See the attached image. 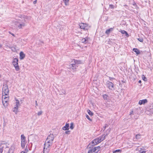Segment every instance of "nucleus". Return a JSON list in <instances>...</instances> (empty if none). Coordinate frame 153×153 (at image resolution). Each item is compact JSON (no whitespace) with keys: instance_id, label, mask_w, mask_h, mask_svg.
Segmentation results:
<instances>
[{"instance_id":"obj_1","label":"nucleus","mask_w":153,"mask_h":153,"mask_svg":"<svg viewBox=\"0 0 153 153\" xmlns=\"http://www.w3.org/2000/svg\"><path fill=\"white\" fill-rule=\"evenodd\" d=\"M105 135H103L100 137H97L92 141L90 144L92 146H94L100 143L102 141L105 140Z\"/></svg>"},{"instance_id":"obj_2","label":"nucleus","mask_w":153,"mask_h":153,"mask_svg":"<svg viewBox=\"0 0 153 153\" xmlns=\"http://www.w3.org/2000/svg\"><path fill=\"white\" fill-rule=\"evenodd\" d=\"M2 93L3 94H8L9 93V90L8 89V86L7 85L5 84L3 85L2 88Z\"/></svg>"},{"instance_id":"obj_3","label":"nucleus","mask_w":153,"mask_h":153,"mask_svg":"<svg viewBox=\"0 0 153 153\" xmlns=\"http://www.w3.org/2000/svg\"><path fill=\"white\" fill-rule=\"evenodd\" d=\"M106 83L109 89L111 90L114 89V85L112 82L109 81H107Z\"/></svg>"},{"instance_id":"obj_4","label":"nucleus","mask_w":153,"mask_h":153,"mask_svg":"<svg viewBox=\"0 0 153 153\" xmlns=\"http://www.w3.org/2000/svg\"><path fill=\"white\" fill-rule=\"evenodd\" d=\"M9 99V97L2 100V102L3 105L5 107H7L8 106V104Z\"/></svg>"},{"instance_id":"obj_5","label":"nucleus","mask_w":153,"mask_h":153,"mask_svg":"<svg viewBox=\"0 0 153 153\" xmlns=\"http://www.w3.org/2000/svg\"><path fill=\"white\" fill-rule=\"evenodd\" d=\"M78 66L74 63L69 65V68L70 69L74 71H75Z\"/></svg>"},{"instance_id":"obj_6","label":"nucleus","mask_w":153,"mask_h":153,"mask_svg":"<svg viewBox=\"0 0 153 153\" xmlns=\"http://www.w3.org/2000/svg\"><path fill=\"white\" fill-rule=\"evenodd\" d=\"M53 143V142L51 141L48 140V139H46L44 145H46L47 146H49L50 147L51 146Z\"/></svg>"},{"instance_id":"obj_7","label":"nucleus","mask_w":153,"mask_h":153,"mask_svg":"<svg viewBox=\"0 0 153 153\" xmlns=\"http://www.w3.org/2000/svg\"><path fill=\"white\" fill-rule=\"evenodd\" d=\"M50 147L49 146H47L44 145V153H48L50 150Z\"/></svg>"},{"instance_id":"obj_8","label":"nucleus","mask_w":153,"mask_h":153,"mask_svg":"<svg viewBox=\"0 0 153 153\" xmlns=\"http://www.w3.org/2000/svg\"><path fill=\"white\" fill-rule=\"evenodd\" d=\"M79 25L81 29H83L84 30L87 29L86 27H87V25L86 24L82 23Z\"/></svg>"},{"instance_id":"obj_9","label":"nucleus","mask_w":153,"mask_h":153,"mask_svg":"<svg viewBox=\"0 0 153 153\" xmlns=\"http://www.w3.org/2000/svg\"><path fill=\"white\" fill-rule=\"evenodd\" d=\"M54 138V136L53 134H50L49 135L47 139H48V140H50L51 141H52V142L53 141V139Z\"/></svg>"},{"instance_id":"obj_10","label":"nucleus","mask_w":153,"mask_h":153,"mask_svg":"<svg viewBox=\"0 0 153 153\" xmlns=\"http://www.w3.org/2000/svg\"><path fill=\"white\" fill-rule=\"evenodd\" d=\"M18 59L17 58H14L13 59V66L18 65Z\"/></svg>"},{"instance_id":"obj_11","label":"nucleus","mask_w":153,"mask_h":153,"mask_svg":"<svg viewBox=\"0 0 153 153\" xmlns=\"http://www.w3.org/2000/svg\"><path fill=\"white\" fill-rule=\"evenodd\" d=\"M147 102V99H144L142 100H140L139 102V104L140 105H141L143 104H144Z\"/></svg>"},{"instance_id":"obj_12","label":"nucleus","mask_w":153,"mask_h":153,"mask_svg":"<svg viewBox=\"0 0 153 153\" xmlns=\"http://www.w3.org/2000/svg\"><path fill=\"white\" fill-rule=\"evenodd\" d=\"M81 41L82 43L85 44L88 42V40L87 38H82L81 39Z\"/></svg>"},{"instance_id":"obj_13","label":"nucleus","mask_w":153,"mask_h":153,"mask_svg":"<svg viewBox=\"0 0 153 153\" xmlns=\"http://www.w3.org/2000/svg\"><path fill=\"white\" fill-rule=\"evenodd\" d=\"M69 124L68 123H66L65 126L63 127L62 129L64 130H67L69 129Z\"/></svg>"},{"instance_id":"obj_14","label":"nucleus","mask_w":153,"mask_h":153,"mask_svg":"<svg viewBox=\"0 0 153 153\" xmlns=\"http://www.w3.org/2000/svg\"><path fill=\"white\" fill-rule=\"evenodd\" d=\"M113 29H114V27L111 28H109V29H108L106 30L105 31V33L107 34H109L111 32L113 31Z\"/></svg>"},{"instance_id":"obj_15","label":"nucleus","mask_w":153,"mask_h":153,"mask_svg":"<svg viewBox=\"0 0 153 153\" xmlns=\"http://www.w3.org/2000/svg\"><path fill=\"white\" fill-rule=\"evenodd\" d=\"M20 58L21 59H23L25 57V54L22 52H21L20 53Z\"/></svg>"},{"instance_id":"obj_16","label":"nucleus","mask_w":153,"mask_h":153,"mask_svg":"<svg viewBox=\"0 0 153 153\" xmlns=\"http://www.w3.org/2000/svg\"><path fill=\"white\" fill-rule=\"evenodd\" d=\"M8 94H2V100L6 99V98H8Z\"/></svg>"},{"instance_id":"obj_17","label":"nucleus","mask_w":153,"mask_h":153,"mask_svg":"<svg viewBox=\"0 0 153 153\" xmlns=\"http://www.w3.org/2000/svg\"><path fill=\"white\" fill-rule=\"evenodd\" d=\"M133 51L135 52L137 54H139L140 53V51L137 48L133 49Z\"/></svg>"},{"instance_id":"obj_18","label":"nucleus","mask_w":153,"mask_h":153,"mask_svg":"<svg viewBox=\"0 0 153 153\" xmlns=\"http://www.w3.org/2000/svg\"><path fill=\"white\" fill-rule=\"evenodd\" d=\"M95 149H94V148H92L89 150L88 152V153H95Z\"/></svg>"},{"instance_id":"obj_19","label":"nucleus","mask_w":153,"mask_h":153,"mask_svg":"<svg viewBox=\"0 0 153 153\" xmlns=\"http://www.w3.org/2000/svg\"><path fill=\"white\" fill-rule=\"evenodd\" d=\"M74 61V64H75L77 65L80 64L81 63V61L79 60H75V59H74L73 60Z\"/></svg>"},{"instance_id":"obj_20","label":"nucleus","mask_w":153,"mask_h":153,"mask_svg":"<svg viewBox=\"0 0 153 153\" xmlns=\"http://www.w3.org/2000/svg\"><path fill=\"white\" fill-rule=\"evenodd\" d=\"M25 25V24L24 23H22V24H19L18 26L19 28L20 29L22 28L23 27H24Z\"/></svg>"},{"instance_id":"obj_21","label":"nucleus","mask_w":153,"mask_h":153,"mask_svg":"<svg viewBox=\"0 0 153 153\" xmlns=\"http://www.w3.org/2000/svg\"><path fill=\"white\" fill-rule=\"evenodd\" d=\"M94 149H95V152L97 151V152H99L100 149V146H98L96 147L93 148Z\"/></svg>"},{"instance_id":"obj_22","label":"nucleus","mask_w":153,"mask_h":153,"mask_svg":"<svg viewBox=\"0 0 153 153\" xmlns=\"http://www.w3.org/2000/svg\"><path fill=\"white\" fill-rule=\"evenodd\" d=\"M121 152V150L120 149H117L116 150H113L112 152L113 153H120Z\"/></svg>"},{"instance_id":"obj_23","label":"nucleus","mask_w":153,"mask_h":153,"mask_svg":"<svg viewBox=\"0 0 153 153\" xmlns=\"http://www.w3.org/2000/svg\"><path fill=\"white\" fill-rule=\"evenodd\" d=\"M15 67L16 71H19L20 70V68L18 65L14 66Z\"/></svg>"},{"instance_id":"obj_24","label":"nucleus","mask_w":153,"mask_h":153,"mask_svg":"<svg viewBox=\"0 0 153 153\" xmlns=\"http://www.w3.org/2000/svg\"><path fill=\"white\" fill-rule=\"evenodd\" d=\"M65 5H68L69 4V0H63Z\"/></svg>"},{"instance_id":"obj_25","label":"nucleus","mask_w":153,"mask_h":153,"mask_svg":"<svg viewBox=\"0 0 153 153\" xmlns=\"http://www.w3.org/2000/svg\"><path fill=\"white\" fill-rule=\"evenodd\" d=\"M121 33L123 34H126V35L127 36H128V34L127 33V32L124 30H122L121 31Z\"/></svg>"},{"instance_id":"obj_26","label":"nucleus","mask_w":153,"mask_h":153,"mask_svg":"<svg viewBox=\"0 0 153 153\" xmlns=\"http://www.w3.org/2000/svg\"><path fill=\"white\" fill-rule=\"evenodd\" d=\"M87 112L88 114L91 116H92L93 114V113L91 112L90 110H88Z\"/></svg>"},{"instance_id":"obj_27","label":"nucleus","mask_w":153,"mask_h":153,"mask_svg":"<svg viewBox=\"0 0 153 153\" xmlns=\"http://www.w3.org/2000/svg\"><path fill=\"white\" fill-rule=\"evenodd\" d=\"M140 134H137L136 135L135 138L136 139H139L140 138Z\"/></svg>"},{"instance_id":"obj_28","label":"nucleus","mask_w":153,"mask_h":153,"mask_svg":"<svg viewBox=\"0 0 153 153\" xmlns=\"http://www.w3.org/2000/svg\"><path fill=\"white\" fill-rule=\"evenodd\" d=\"M103 97L104 100H107L108 97V96L106 94H104L103 95Z\"/></svg>"},{"instance_id":"obj_29","label":"nucleus","mask_w":153,"mask_h":153,"mask_svg":"<svg viewBox=\"0 0 153 153\" xmlns=\"http://www.w3.org/2000/svg\"><path fill=\"white\" fill-rule=\"evenodd\" d=\"M26 143L21 142V146L22 148H25Z\"/></svg>"},{"instance_id":"obj_30","label":"nucleus","mask_w":153,"mask_h":153,"mask_svg":"<svg viewBox=\"0 0 153 153\" xmlns=\"http://www.w3.org/2000/svg\"><path fill=\"white\" fill-rule=\"evenodd\" d=\"M16 105H17V106H19L20 105V103H19V101L17 100H16Z\"/></svg>"},{"instance_id":"obj_31","label":"nucleus","mask_w":153,"mask_h":153,"mask_svg":"<svg viewBox=\"0 0 153 153\" xmlns=\"http://www.w3.org/2000/svg\"><path fill=\"white\" fill-rule=\"evenodd\" d=\"M18 109H15L14 107L13 109V111L16 114H17L18 113V111H17Z\"/></svg>"},{"instance_id":"obj_32","label":"nucleus","mask_w":153,"mask_h":153,"mask_svg":"<svg viewBox=\"0 0 153 153\" xmlns=\"http://www.w3.org/2000/svg\"><path fill=\"white\" fill-rule=\"evenodd\" d=\"M74 128V124L73 123H71V125L70 126V128L71 129H73Z\"/></svg>"},{"instance_id":"obj_33","label":"nucleus","mask_w":153,"mask_h":153,"mask_svg":"<svg viewBox=\"0 0 153 153\" xmlns=\"http://www.w3.org/2000/svg\"><path fill=\"white\" fill-rule=\"evenodd\" d=\"M85 116H86V118L88 119L89 121H92V120L89 117V116L88 115L86 114Z\"/></svg>"},{"instance_id":"obj_34","label":"nucleus","mask_w":153,"mask_h":153,"mask_svg":"<svg viewBox=\"0 0 153 153\" xmlns=\"http://www.w3.org/2000/svg\"><path fill=\"white\" fill-rule=\"evenodd\" d=\"M142 78L143 79L144 81H146L147 80V78L144 75H143L142 76Z\"/></svg>"},{"instance_id":"obj_35","label":"nucleus","mask_w":153,"mask_h":153,"mask_svg":"<svg viewBox=\"0 0 153 153\" xmlns=\"http://www.w3.org/2000/svg\"><path fill=\"white\" fill-rule=\"evenodd\" d=\"M42 111H40L38 112L37 115L38 116H40L42 114Z\"/></svg>"},{"instance_id":"obj_36","label":"nucleus","mask_w":153,"mask_h":153,"mask_svg":"<svg viewBox=\"0 0 153 153\" xmlns=\"http://www.w3.org/2000/svg\"><path fill=\"white\" fill-rule=\"evenodd\" d=\"M25 137L24 134H22L21 135V140L25 139Z\"/></svg>"},{"instance_id":"obj_37","label":"nucleus","mask_w":153,"mask_h":153,"mask_svg":"<svg viewBox=\"0 0 153 153\" xmlns=\"http://www.w3.org/2000/svg\"><path fill=\"white\" fill-rule=\"evenodd\" d=\"M114 6L112 4H110L109 6V7L111 9H114Z\"/></svg>"},{"instance_id":"obj_38","label":"nucleus","mask_w":153,"mask_h":153,"mask_svg":"<svg viewBox=\"0 0 153 153\" xmlns=\"http://www.w3.org/2000/svg\"><path fill=\"white\" fill-rule=\"evenodd\" d=\"M138 40L140 42H143V41L142 38H138Z\"/></svg>"},{"instance_id":"obj_39","label":"nucleus","mask_w":153,"mask_h":153,"mask_svg":"<svg viewBox=\"0 0 153 153\" xmlns=\"http://www.w3.org/2000/svg\"><path fill=\"white\" fill-rule=\"evenodd\" d=\"M3 151V147H2L0 149V153H2Z\"/></svg>"},{"instance_id":"obj_40","label":"nucleus","mask_w":153,"mask_h":153,"mask_svg":"<svg viewBox=\"0 0 153 153\" xmlns=\"http://www.w3.org/2000/svg\"><path fill=\"white\" fill-rule=\"evenodd\" d=\"M109 79L110 80L112 81V79H114L115 78H114L109 77Z\"/></svg>"},{"instance_id":"obj_41","label":"nucleus","mask_w":153,"mask_h":153,"mask_svg":"<svg viewBox=\"0 0 153 153\" xmlns=\"http://www.w3.org/2000/svg\"><path fill=\"white\" fill-rule=\"evenodd\" d=\"M21 140V142L26 143L25 139H22V140Z\"/></svg>"},{"instance_id":"obj_42","label":"nucleus","mask_w":153,"mask_h":153,"mask_svg":"<svg viewBox=\"0 0 153 153\" xmlns=\"http://www.w3.org/2000/svg\"><path fill=\"white\" fill-rule=\"evenodd\" d=\"M70 132V131H65V133L66 134H69V133Z\"/></svg>"},{"instance_id":"obj_43","label":"nucleus","mask_w":153,"mask_h":153,"mask_svg":"<svg viewBox=\"0 0 153 153\" xmlns=\"http://www.w3.org/2000/svg\"><path fill=\"white\" fill-rule=\"evenodd\" d=\"M133 111H131L130 113V115H131V116H132V115L133 114Z\"/></svg>"},{"instance_id":"obj_44","label":"nucleus","mask_w":153,"mask_h":153,"mask_svg":"<svg viewBox=\"0 0 153 153\" xmlns=\"http://www.w3.org/2000/svg\"><path fill=\"white\" fill-rule=\"evenodd\" d=\"M19 106H17V105H16V106L14 107V108L15 109H18Z\"/></svg>"},{"instance_id":"obj_45","label":"nucleus","mask_w":153,"mask_h":153,"mask_svg":"<svg viewBox=\"0 0 153 153\" xmlns=\"http://www.w3.org/2000/svg\"><path fill=\"white\" fill-rule=\"evenodd\" d=\"M37 0H35L34 1H33V3L34 4H36V2H37Z\"/></svg>"},{"instance_id":"obj_46","label":"nucleus","mask_w":153,"mask_h":153,"mask_svg":"<svg viewBox=\"0 0 153 153\" xmlns=\"http://www.w3.org/2000/svg\"><path fill=\"white\" fill-rule=\"evenodd\" d=\"M9 33L13 35V36H15V35L13 33H11L10 32H9Z\"/></svg>"},{"instance_id":"obj_47","label":"nucleus","mask_w":153,"mask_h":153,"mask_svg":"<svg viewBox=\"0 0 153 153\" xmlns=\"http://www.w3.org/2000/svg\"><path fill=\"white\" fill-rule=\"evenodd\" d=\"M146 152V151H142L141 153H145Z\"/></svg>"},{"instance_id":"obj_48","label":"nucleus","mask_w":153,"mask_h":153,"mask_svg":"<svg viewBox=\"0 0 153 153\" xmlns=\"http://www.w3.org/2000/svg\"><path fill=\"white\" fill-rule=\"evenodd\" d=\"M35 104H36V106L38 105V104H37V102L36 101H35Z\"/></svg>"},{"instance_id":"obj_49","label":"nucleus","mask_w":153,"mask_h":153,"mask_svg":"<svg viewBox=\"0 0 153 153\" xmlns=\"http://www.w3.org/2000/svg\"><path fill=\"white\" fill-rule=\"evenodd\" d=\"M138 82H139V83H141V81L140 80Z\"/></svg>"},{"instance_id":"obj_50","label":"nucleus","mask_w":153,"mask_h":153,"mask_svg":"<svg viewBox=\"0 0 153 153\" xmlns=\"http://www.w3.org/2000/svg\"><path fill=\"white\" fill-rule=\"evenodd\" d=\"M107 126V125H106L105 126V128Z\"/></svg>"},{"instance_id":"obj_51","label":"nucleus","mask_w":153,"mask_h":153,"mask_svg":"<svg viewBox=\"0 0 153 153\" xmlns=\"http://www.w3.org/2000/svg\"><path fill=\"white\" fill-rule=\"evenodd\" d=\"M65 93H66V92H65V91H64V92L63 93V94H65Z\"/></svg>"},{"instance_id":"obj_52","label":"nucleus","mask_w":153,"mask_h":153,"mask_svg":"<svg viewBox=\"0 0 153 153\" xmlns=\"http://www.w3.org/2000/svg\"><path fill=\"white\" fill-rule=\"evenodd\" d=\"M21 153H25V152H23V151H22L21 152Z\"/></svg>"},{"instance_id":"obj_53","label":"nucleus","mask_w":153,"mask_h":153,"mask_svg":"<svg viewBox=\"0 0 153 153\" xmlns=\"http://www.w3.org/2000/svg\"><path fill=\"white\" fill-rule=\"evenodd\" d=\"M1 45L0 44V48H1Z\"/></svg>"},{"instance_id":"obj_54","label":"nucleus","mask_w":153,"mask_h":153,"mask_svg":"<svg viewBox=\"0 0 153 153\" xmlns=\"http://www.w3.org/2000/svg\"><path fill=\"white\" fill-rule=\"evenodd\" d=\"M8 153H10V152H8Z\"/></svg>"}]
</instances>
